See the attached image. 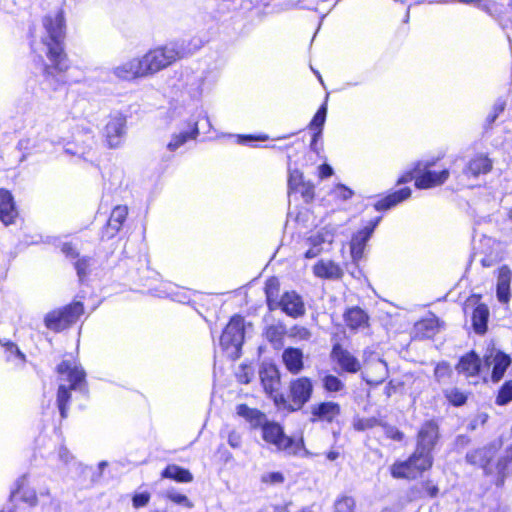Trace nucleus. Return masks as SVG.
Masks as SVG:
<instances>
[{
    "label": "nucleus",
    "mask_w": 512,
    "mask_h": 512,
    "mask_svg": "<svg viewBox=\"0 0 512 512\" xmlns=\"http://www.w3.org/2000/svg\"><path fill=\"white\" fill-rule=\"evenodd\" d=\"M43 34L39 44L32 43V49L43 51L49 64L43 68L44 85L51 90H58L66 83L65 72L69 68L67 56L64 52L65 20L62 11L54 15H47L42 20Z\"/></svg>",
    "instance_id": "nucleus-1"
},
{
    "label": "nucleus",
    "mask_w": 512,
    "mask_h": 512,
    "mask_svg": "<svg viewBox=\"0 0 512 512\" xmlns=\"http://www.w3.org/2000/svg\"><path fill=\"white\" fill-rule=\"evenodd\" d=\"M57 371L61 375H66L69 386L61 384L57 393V405L62 418L67 417V405L70 400L71 390H82L85 383L84 370L69 360L62 361L57 366Z\"/></svg>",
    "instance_id": "nucleus-2"
},
{
    "label": "nucleus",
    "mask_w": 512,
    "mask_h": 512,
    "mask_svg": "<svg viewBox=\"0 0 512 512\" xmlns=\"http://www.w3.org/2000/svg\"><path fill=\"white\" fill-rule=\"evenodd\" d=\"M432 464V455L415 450L407 460L395 462L391 466V475L398 479L414 480L429 470Z\"/></svg>",
    "instance_id": "nucleus-3"
},
{
    "label": "nucleus",
    "mask_w": 512,
    "mask_h": 512,
    "mask_svg": "<svg viewBox=\"0 0 512 512\" xmlns=\"http://www.w3.org/2000/svg\"><path fill=\"white\" fill-rule=\"evenodd\" d=\"M261 426L263 439L273 444L277 450L283 451L288 455H298L303 450L302 438L296 440L286 436L279 424L265 420Z\"/></svg>",
    "instance_id": "nucleus-4"
},
{
    "label": "nucleus",
    "mask_w": 512,
    "mask_h": 512,
    "mask_svg": "<svg viewBox=\"0 0 512 512\" xmlns=\"http://www.w3.org/2000/svg\"><path fill=\"white\" fill-rule=\"evenodd\" d=\"M244 329V318L239 315L233 316L226 325L220 337V345L230 357H239L244 342Z\"/></svg>",
    "instance_id": "nucleus-5"
},
{
    "label": "nucleus",
    "mask_w": 512,
    "mask_h": 512,
    "mask_svg": "<svg viewBox=\"0 0 512 512\" xmlns=\"http://www.w3.org/2000/svg\"><path fill=\"white\" fill-rule=\"evenodd\" d=\"M83 312V304L81 302H74L62 309L49 312L44 318V323L48 329L59 332L74 324Z\"/></svg>",
    "instance_id": "nucleus-6"
},
{
    "label": "nucleus",
    "mask_w": 512,
    "mask_h": 512,
    "mask_svg": "<svg viewBox=\"0 0 512 512\" xmlns=\"http://www.w3.org/2000/svg\"><path fill=\"white\" fill-rule=\"evenodd\" d=\"M141 61L145 77H147L167 68L176 62V59L169 47V44H167L148 51L143 55V57H141Z\"/></svg>",
    "instance_id": "nucleus-7"
},
{
    "label": "nucleus",
    "mask_w": 512,
    "mask_h": 512,
    "mask_svg": "<svg viewBox=\"0 0 512 512\" xmlns=\"http://www.w3.org/2000/svg\"><path fill=\"white\" fill-rule=\"evenodd\" d=\"M259 377L265 393L272 397L276 404H285L284 396L278 394L280 373L277 367L273 364H263L259 370Z\"/></svg>",
    "instance_id": "nucleus-8"
},
{
    "label": "nucleus",
    "mask_w": 512,
    "mask_h": 512,
    "mask_svg": "<svg viewBox=\"0 0 512 512\" xmlns=\"http://www.w3.org/2000/svg\"><path fill=\"white\" fill-rule=\"evenodd\" d=\"M290 399L289 409L296 411L301 409L311 398L313 393V384L308 377H299L290 382L289 385Z\"/></svg>",
    "instance_id": "nucleus-9"
},
{
    "label": "nucleus",
    "mask_w": 512,
    "mask_h": 512,
    "mask_svg": "<svg viewBox=\"0 0 512 512\" xmlns=\"http://www.w3.org/2000/svg\"><path fill=\"white\" fill-rule=\"evenodd\" d=\"M431 165V163H426L425 165H422L421 162L417 163L414 172H421L420 175L415 177V185L417 188L428 189L439 186L448 179L449 171L447 169L437 173L428 169Z\"/></svg>",
    "instance_id": "nucleus-10"
},
{
    "label": "nucleus",
    "mask_w": 512,
    "mask_h": 512,
    "mask_svg": "<svg viewBox=\"0 0 512 512\" xmlns=\"http://www.w3.org/2000/svg\"><path fill=\"white\" fill-rule=\"evenodd\" d=\"M109 148H118L122 145L126 135V118L121 114L110 117L103 133Z\"/></svg>",
    "instance_id": "nucleus-11"
},
{
    "label": "nucleus",
    "mask_w": 512,
    "mask_h": 512,
    "mask_svg": "<svg viewBox=\"0 0 512 512\" xmlns=\"http://www.w3.org/2000/svg\"><path fill=\"white\" fill-rule=\"evenodd\" d=\"M439 438V427L433 420L426 421L420 428L417 435V451L432 455V450Z\"/></svg>",
    "instance_id": "nucleus-12"
},
{
    "label": "nucleus",
    "mask_w": 512,
    "mask_h": 512,
    "mask_svg": "<svg viewBox=\"0 0 512 512\" xmlns=\"http://www.w3.org/2000/svg\"><path fill=\"white\" fill-rule=\"evenodd\" d=\"M278 308L293 318H297L305 314L304 302L301 296L295 291L285 292L278 302Z\"/></svg>",
    "instance_id": "nucleus-13"
},
{
    "label": "nucleus",
    "mask_w": 512,
    "mask_h": 512,
    "mask_svg": "<svg viewBox=\"0 0 512 512\" xmlns=\"http://www.w3.org/2000/svg\"><path fill=\"white\" fill-rule=\"evenodd\" d=\"M331 357L345 372L357 373L361 369L359 360L340 344L333 346Z\"/></svg>",
    "instance_id": "nucleus-14"
},
{
    "label": "nucleus",
    "mask_w": 512,
    "mask_h": 512,
    "mask_svg": "<svg viewBox=\"0 0 512 512\" xmlns=\"http://www.w3.org/2000/svg\"><path fill=\"white\" fill-rule=\"evenodd\" d=\"M16 487L11 491L10 502L16 503L21 500L29 507H34L37 504L36 492L33 488L28 486L27 476L22 475L16 481Z\"/></svg>",
    "instance_id": "nucleus-15"
},
{
    "label": "nucleus",
    "mask_w": 512,
    "mask_h": 512,
    "mask_svg": "<svg viewBox=\"0 0 512 512\" xmlns=\"http://www.w3.org/2000/svg\"><path fill=\"white\" fill-rule=\"evenodd\" d=\"M113 74L120 80H134L145 77L141 58L130 59L113 69Z\"/></svg>",
    "instance_id": "nucleus-16"
},
{
    "label": "nucleus",
    "mask_w": 512,
    "mask_h": 512,
    "mask_svg": "<svg viewBox=\"0 0 512 512\" xmlns=\"http://www.w3.org/2000/svg\"><path fill=\"white\" fill-rule=\"evenodd\" d=\"M203 43L199 38L180 39L169 43V47L177 60L188 57L197 52Z\"/></svg>",
    "instance_id": "nucleus-17"
},
{
    "label": "nucleus",
    "mask_w": 512,
    "mask_h": 512,
    "mask_svg": "<svg viewBox=\"0 0 512 512\" xmlns=\"http://www.w3.org/2000/svg\"><path fill=\"white\" fill-rule=\"evenodd\" d=\"M387 375L388 368L385 361L376 359L367 364L363 372V379L370 385H379L386 379Z\"/></svg>",
    "instance_id": "nucleus-18"
},
{
    "label": "nucleus",
    "mask_w": 512,
    "mask_h": 512,
    "mask_svg": "<svg viewBox=\"0 0 512 512\" xmlns=\"http://www.w3.org/2000/svg\"><path fill=\"white\" fill-rule=\"evenodd\" d=\"M340 405L335 402H322L311 406L312 421L321 420L331 423L340 414Z\"/></svg>",
    "instance_id": "nucleus-19"
},
{
    "label": "nucleus",
    "mask_w": 512,
    "mask_h": 512,
    "mask_svg": "<svg viewBox=\"0 0 512 512\" xmlns=\"http://www.w3.org/2000/svg\"><path fill=\"white\" fill-rule=\"evenodd\" d=\"M493 168V161L485 154H478L469 160L463 173L468 176L478 177L488 174Z\"/></svg>",
    "instance_id": "nucleus-20"
},
{
    "label": "nucleus",
    "mask_w": 512,
    "mask_h": 512,
    "mask_svg": "<svg viewBox=\"0 0 512 512\" xmlns=\"http://www.w3.org/2000/svg\"><path fill=\"white\" fill-rule=\"evenodd\" d=\"M495 452L491 448L483 447L466 454V461L471 465L481 467L486 474L491 473L490 462Z\"/></svg>",
    "instance_id": "nucleus-21"
},
{
    "label": "nucleus",
    "mask_w": 512,
    "mask_h": 512,
    "mask_svg": "<svg viewBox=\"0 0 512 512\" xmlns=\"http://www.w3.org/2000/svg\"><path fill=\"white\" fill-rule=\"evenodd\" d=\"M315 276L328 280H339L343 276L342 268L332 260H319L313 267Z\"/></svg>",
    "instance_id": "nucleus-22"
},
{
    "label": "nucleus",
    "mask_w": 512,
    "mask_h": 512,
    "mask_svg": "<svg viewBox=\"0 0 512 512\" xmlns=\"http://www.w3.org/2000/svg\"><path fill=\"white\" fill-rule=\"evenodd\" d=\"M512 272L510 268L503 265L499 268L497 277L496 295L501 303H508L510 300V283Z\"/></svg>",
    "instance_id": "nucleus-23"
},
{
    "label": "nucleus",
    "mask_w": 512,
    "mask_h": 512,
    "mask_svg": "<svg viewBox=\"0 0 512 512\" xmlns=\"http://www.w3.org/2000/svg\"><path fill=\"white\" fill-rule=\"evenodd\" d=\"M373 234V228H364L358 231L351 239L350 249L354 262H358L363 257L367 241Z\"/></svg>",
    "instance_id": "nucleus-24"
},
{
    "label": "nucleus",
    "mask_w": 512,
    "mask_h": 512,
    "mask_svg": "<svg viewBox=\"0 0 512 512\" xmlns=\"http://www.w3.org/2000/svg\"><path fill=\"white\" fill-rule=\"evenodd\" d=\"M16 215L17 212L11 193L0 189V220L4 225H9L13 222Z\"/></svg>",
    "instance_id": "nucleus-25"
},
{
    "label": "nucleus",
    "mask_w": 512,
    "mask_h": 512,
    "mask_svg": "<svg viewBox=\"0 0 512 512\" xmlns=\"http://www.w3.org/2000/svg\"><path fill=\"white\" fill-rule=\"evenodd\" d=\"M282 358L287 370L293 374H298L304 367L303 352L298 348H286Z\"/></svg>",
    "instance_id": "nucleus-26"
},
{
    "label": "nucleus",
    "mask_w": 512,
    "mask_h": 512,
    "mask_svg": "<svg viewBox=\"0 0 512 512\" xmlns=\"http://www.w3.org/2000/svg\"><path fill=\"white\" fill-rule=\"evenodd\" d=\"M411 196V189L408 187L395 191L383 199L377 201L374 205L377 211L388 210Z\"/></svg>",
    "instance_id": "nucleus-27"
},
{
    "label": "nucleus",
    "mask_w": 512,
    "mask_h": 512,
    "mask_svg": "<svg viewBox=\"0 0 512 512\" xmlns=\"http://www.w3.org/2000/svg\"><path fill=\"white\" fill-rule=\"evenodd\" d=\"M486 362L489 365H493L492 369V380L498 382L504 375L506 369L511 363V359L508 355L497 352L490 360V357L486 358Z\"/></svg>",
    "instance_id": "nucleus-28"
},
{
    "label": "nucleus",
    "mask_w": 512,
    "mask_h": 512,
    "mask_svg": "<svg viewBox=\"0 0 512 512\" xmlns=\"http://www.w3.org/2000/svg\"><path fill=\"white\" fill-rule=\"evenodd\" d=\"M162 478L174 480L179 483H190L193 481L192 473L176 464L168 465L161 473Z\"/></svg>",
    "instance_id": "nucleus-29"
},
{
    "label": "nucleus",
    "mask_w": 512,
    "mask_h": 512,
    "mask_svg": "<svg viewBox=\"0 0 512 512\" xmlns=\"http://www.w3.org/2000/svg\"><path fill=\"white\" fill-rule=\"evenodd\" d=\"M480 365L481 362L478 355L474 352H470L460 359L457 370L467 376H474L479 372Z\"/></svg>",
    "instance_id": "nucleus-30"
},
{
    "label": "nucleus",
    "mask_w": 512,
    "mask_h": 512,
    "mask_svg": "<svg viewBox=\"0 0 512 512\" xmlns=\"http://www.w3.org/2000/svg\"><path fill=\"white\" fill-rule=\"evenodd\" d=\"M488 318L489 309L485 304H479L475 307L472 314V325L476 333L484 334L486 332Z\"/></svg>",
    "instance_id": "nucleus-31"
},
{
    "label": "nucleus",
    "mask_w": 512,
    "mask_h": 512,
    "mask_svg": "<svg viewBox=\"0 0 512 512\" xmlns=\"http://www.w3.org/2000/svg\"><path fill=\"white\" fill-rule=\"evenodd\" d=\"M344 320L350 329L355 330L367 325L368 316L361 308L353 307L344 314Z\"/></svg>",
    "instance_id": "nucleus-32"
},
{
    "label": "nucleus",
    "mask_w": 512,
    "mask_h": 512,
    "mask_svg": "<svg viewBox=\"0 0 512 512\" xmlns=\"http://www.w3.org/2000/svg\"><path fill=\"white\" fill-rule=\"evenodd\" d=\"M128 214V208L126 206H116L110 215L108 220V228L112 230L111 236L115 235L121 228Z\"/></svg>",
    "instance_id": "nucleus-33"
},
{
    "label": "nucleus",
    "mask_w": 512,
    "mask_h": 512,
    "mask_svg": "<svg viewBox=\"0 0 512 512\" xmlns=\"http://www.w3.org/2000/svg\"><path fill=\"white\" fill-rule=\"evenodd\" d=\"M266 301L269 310L278 309L279 282L276 278H270L265 284Z\"/></svg>",
    "instance_id": "nucleus-34"
},
{
    "label": "nucleus",
    "mask_w": 512,
    "mask_h": 512,
    "mask_svg": "<svg viewBox=\"0 0 512 512\" xmlns=\"http://www.w3.org/2000/svg\"><path fill=\"white\" fill-rule=\"evenodd\" d=\"M237 414L248 420L254 426H260L265 421V415L257 409L248 407L246 404L237 406Z\"/></svg>",
    "instance_id": "nucleus-35"
},
{
    "label": "nucleus",
    "mask_w": 512,
    "mask_h": 512,
    "mask_svg": "<svg viewBox=\"0 0 512 512\" xmlns=\"http://www.w3.org/2000/svg\"><path fill=\"white\" fill-rule=\"evenodd\" d=\"M197 123L193 124L191 131L180 132L179 134L173 135L171 141L167 144V148L170 151H175L181 147L188 139H194L198 135Z\"/></svg>",
    "instance_id": "nucleus-36"
},
{
    "label": "nucleus",
    "mask_w": 512,
    "mask_h": 512,
    "mask_svg": "<svg viewBox=\"0 0 512 512\" xmlns=\"http://www.w3.org/2000/svg\"><path fill=\"white\" fill-rule=\"evenodd\" d=\"M438 320L435 318L424 319L415 325L416 332L424 338H431L437 332Z\"/></svg>",
    "instance_id": "nucleus-37"
},
{
    "label": "nucleus",
    "mask_w": 512,
    "mask_h": 512,
    "mask_svg": "<svg viewBox=\"0 0 512 512\" xmlns=\"http://www.w3.org/2000/svg\"><path fill=\"white\" fill-rule=\"evenodd\" d=\"M266 338L274 347L283 345L284 328L282 326L271 325L266 329Z\"/></svg>",
    "instance_id": "nucleus-38"
},
{
    "label": "nucleus",
    "mask_w": 512,
    "mask_h": 512,
    "mask_svg": "<svg viewBox=\"0 0 512 512\" xmlns=\"http://www.w3.org/2000/svg\"><path fill=\"white\" fill-rule=\"evenodd\" d=\"M322 385L327 392H339L345 387L344 383L332 374H327L322 378Z\"/></svg>",
    "instance_id": "nucleus-39"
},
{
    "label": "nucleus",
    "mask_w": 512,
    "mask_h": 512,
    "mask_svg": "<svg viewBox=\"0 0 512 512\" xmlns=\"http://www.w3.org/2000/svg\"><path fill=\"white\" fill-rule=\"evenodd\" d=\"M303 173L298 169H289L288 190L289 193L300 190V186L304 183Z\"/></svg>",
    "instance_id": "nucleus-40"
},
{
    "label": "nucleus",
    "mask_w": 512,
    "mask_h": 512,
    "mask_svg": "<svg viewBox=\"0 0 512 512\" xmlns=\"http://www.w3.org/2000/svg\"><path fill=\"white\" fill-rule=\"evenodd\" d=\"M355 500L350 496H342L335 501L334 512H354Z\"/></svg>",
    "instance_id": "nucleus-41"
},
{
    "label": "nucleus",
    "mask_w": 512,
    "mask_h": 512,
    "mask_svg": "<svg viewBox=\"0 0 512 512\" xmlns=\"http://www.w3.org/2000/svg\"><path fill=\"white\" fill-rule=\"evenodd\" d=\"M510 401H512V381H507L500 388L496 398V403L498 405H506Z\"/></svg>",
    "instance_id": "nucleus-42"
},
{
    "label": "nucleus",
    "mask_w": 512,
    "mask_h": 512,
    "mask_svg": "<svg viewBox=\"0 0 512 512\" xmlns=\"http://www.w3.org/2000/svg\"><path fill=\"white\" fill-rule=\"evenodd\" d=\"M326 115H327V106H326V104H323L318 109V111L314 115L313 119L311 120V122L309 124L310 129H314V130L317 129V131L318 130L322 131V127L326 120Z\"/></svg>",
    "instance_id": "nucleus-43"
},
{
    "label": "nucleus",
    "mask_w": 512,
    "mask_h": 512,
    "mask_svg": "<svg viewBox=\"0 0 512 512\" xmlns=\"http://www.w3.org/2000/svg\"><path fill=\"white\" fill-rule=\"evenodd\" d=\"M166 497L178 505H183L187 508H193V503L187 498V496L178 493L175 489H169L166 491Z\"/></svg>",
    "instance_id": "nucleus-44"
},
{
    "label": "nucleus",
    "mask_w": 512,
    "mask_h": 512,
    "mask_svg": "<svg viewBox=\"0 0 512 512\" xmlns=\"http://www.w3.org/2000/svg\"><path fill=\"white\" fill-rule=\"evenodd\" d=\"M445 396L454 406H461L467 400V396L457 388L447 390Z\"/></svg>",
    "instance_id": "nucleus-45"
},
{
    "label": "nucleus",
    "mask_w": 512,
    "mask_h": 512,
    "mask_svg": "<svg viewBox=\"0 0 512 512\" xmlns=\"http://www.w3.org/2000/svg\"><path fill=\"white\" fill-rule=\"evenodd\" d=\"M451 373V368L446 362L438 363L434 370L435 379L439 383L444 382L447 378H449Z\"/></svg>",
    "instance_id": "nucleus-46"
},
{
    "label": "nucleus",
    "mask_w": 512,
    "mask_h": 512,
    "mask_svg": "<svg viewBox=\"0 0 512 512\" xmlns=\"http://www.w3.org/2000/svg\"><path fill=\"white\" fill-rule=\"evenodd\" d=\"M334 238V234L329 232L328 230H324L318 232L316 235L311 236L309 238L310 244H315L318 247H321L323 243H332Z\"/></svg>",
    "instance_id": "nucleus-47"
},
{
    "label": "nucleus",
    "mask_w": 512,
    "mask_h": 512,
    "mask_svg": "<svg viewBox=\"0 0 512 512\" xmlns=\"http://www.w3.org/2000/svg\"><path fill=\"white\" fill-rule=\"evenodd\" d=\"M0 344L5 348L6 352L10 355H15L22 362L25 361V355L20 351L18 346L9 340H0Z\"/></svg>",
    "instance_id": "nucleus-48"
},
{
    "label": "nucleus",
    "mask_w": 512,
    "mask_h": 512,
    "mask_svg": "<svg viewBox=\"0 0 512 512\" xmlns=\"http://www.w3.org/2000/svg\"><path fill=\"white\" fill-rule=\"evenodd\" d=\"M476 6L491 16L498 12V4L493 0H478Z\"/></svg>",
    "instance_id": "nucleus-49"
},
{
    "label": "nucleus",
    "mask_w": 512,
    "mask_h": 512,
    "mask_svg": "<svg viewBox=\"0 0 512 512\" xmlns=\"http://www.w3.org/2000/svg\"><path fill=\"white\" fill-rule=\"evenodd\" d=\"M57 459L64 466H68L74 460V456L69 452V450L65 446L62 445L57 450Z\"/></svg>",
    "instance_id": "nucleus-50"
},
{
    "label": "nucleus",
    "mask_w": 512,
    "mask_h": 512,
    "mask_svg": "<svg viewBox=\"0 0 512 512\" xmlns=\"http://www.w3.org/2000/svg\"><path fill=\"white\" fill-rule=\"evenodd\" d=\"M253 378V369L250 366H241L237 379L242 384H248Z\"/></svg>",
    "instance_id": "nucleus-51"
},
{
    "label": "nucleus",
    "mask_w": 512,
    "mask_h": 512,
    "mask_svg": "<svg viewBox=\"0 0 512 512\" xmlns=\"http://www.w3.org/2000/svg\"><path fill=\"white\" fill-rule=\"evenodd\" d=\"M488 419L487 414L485 413H479L476 416H474L468 423L467 429L469 431H474L478 427L483 426Z\"/></svg>",
    "instance_id": "nucleus-52"
},
{
    "label": "nucleus",
    "mask_w": 512,
    "mask_h": 512,
    "mask_svg": "<svg viewBox=\"0 0 512 512\" xmlns=\"http://www.w3.org/2000/svg\"><path fill=\"white\" fill-rule=\"evenodd\" d=\"M297 192L301 193L305 202H310L314 198V185L311 184L310 182H304L300 186V190H298Z\"/></svg>",
    "instance_id": "nucleus-53"
},
{
    "label": "nucleus",
    "mask_w": 512,
    "mask_h": 512,
    "mask_svg": "<svg viewBox=\"0 0 512 512\" xmlns=\"http://www.w3.org/2000/svg\"><path fill=\"white\" fill-rule=\"evenodd\" d=\"M262 481L265 483L278 484L284 481V476L280 472H271L263 475Z\"/></svg>",
    "instance_id": "nucleus-54"
},
{
    "label": "nucleus",
    "mask_w": 512,
    "mask_h": 512,
    "mask_svg": "<svg viewBox=\"0 0 512 512\" xmlns=\"http://www.w3.org/2000/svg\"><path fill=\"white\" fill-rule=\"evenodd\" d=\"M150 500V494L149 493H139L134 495L132 502L133 506L135 508L144 507L148 504Z\"/></svg>",
    "instance_id": "nucleus-55"
},
{
    "label": "nucleus",
    "mask_w": 512,
    "mask_h": 512,
    "mask_svg": "<svg viewBox=\"0 0 512 512\" xmlns=\"http://www.w3.org/2000/svg\"><path fill=\"white\" fill-rule=\"evenodd\" d=\"M88 266H89V263H88L87 259H79L75 263V269H76L78 277L81 281L87 275V267Z\"/></svg>",
    "instance_id": "nucleus-56"
},
{
    "label": "nucleus",
    "mask_w": 512,
    "mask_h": 512,
    "mask_svg": "<svg viewBox=\"0 0 512 512\" xmlns=\"http://www.w3.org/2000/svg\"><path fill=\"white\" fill-rule=\"evenodd\" d=\"M378 423V420L376 418H367V419H361L357 422L355 425L357 430H366L374 427Z\"/></svg>",
    "instance_id": "nucleus-57"
},
{
    "label": "nucleus",
    "mask_w": 512,
    "mask_h": 512,
    "mask_svg": "<svg viewBox=\"0 0 512 512\" xmlns=\"http://www.w3.org/2000/svg\"><path fill=\"white\" fill-rule=\"evenodd\" d=\"M471 442V439L470 437H468L467 435H458L455 440H454V447L455 449L457 450H461V449H464L465 447H467Z\"/></svg>",
    "instance_id": "nucleus-58"
},
{
    "label": "nucleus",
    "mask_w": 512,
    "mask_h": 512,
    "mask_svg": "<svg viewBox=\"0 0 512 512\" xmlns=\"http://www.w3.org/2000/svg\"><path fill=\"white\" fill-rule=\"evenodd\" d=\"M228 443L232 448H239L242 443L241 435L237 431H231L228 435Z\"/></svg>",
    "instance_id": "nucleus-59"
},
{
    "label": "nucleus",
    "mask_w": 512,
    "mask_h": 512,
    "mask_svg": "<svg viewBox=\"0 0 512 512\" xmlns=\"http://www.w3.org/2000/svg\"><path fill=\"white\" fill-rule=\"evenodd\" d=\"M386 434L389 438L396 440V441H401L404 437V435L401 431H399L397 428L392 427V426L386 427Z\"/></svg>",
    "instance_id": "nucleus-60"
},
{
    "label": "nucleus",
    "mask_w": 512,
    "mask_h": 512,
    "mask_svg": "<svg viewBox=\"0 0 512 512\" xmlns=\"http://www.w3.org/2000/svg\"><path fill=\"white\" fill-rule=\"evenodd\" d=\"M294 336L300 340H308L311 337V332L305 327H295Z\"/></svg>",
    "instance_id": "nucleus-61"
},
{
    "label": "nucleus",
    "mask_w": 512,
    "mask_h": 512,
    "mask_svg": "<svg viewBox=\"0 0 512 512\" xmlns=\"http://www.w3.org/2000/svg\"><path fill=\"white\" fill-rule=\"evenodd\" d=\"M423 488L430 497H436L439 492L438 487L436 485L431 484V482L429 481L423 484Z\"/></svg>",
    "instance_id": "nucleus-62"
},
{
    "label": "nucleus",
    "mask_w": 512,
    "mask_h": 512,
    "mask_svg": "<svg viewBox=\"0 0 512 512\" xmlns=\"http://www.w3.org/2000/svg\"><path fill=\"white\" fill-rule=\"evenodd\" d=\"M321 251H322L321 247H318L315 244H311V247L305 253V257L308 259L315 258L316 256H318L321 253Z\"/></svg>",
    "instance_id": "nucleus-63"
},
{
    "label": "nucleus",
    "mask_w": 512,
    "mask_h": 512,
    "mask_svg": "<svg viewBox=\"0 0 512 512\" xmlns=\"http://www.w3.org/2000/svg\"><path fill=\"white\" fill-rule=\"evenodd\" d=\"M319 173L321 178H327L333 174V169L328 164H322L319 167Z\"/></svg>",
    "instance_id": "nucleus-64"
}]
</instances>
